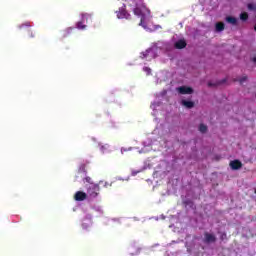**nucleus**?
<instances>
[{
  "label": "nucleus",
  "instance_id": "1",
  "mask_svg": "<svg viewBox=\"0 0 256 256\" xmlns=\"http://www.w3.org/2000/svg\"><path fill=\"white\" fill-rule=\"evenodd\" d=\"M146 11H147V8H145V7H136L133 10L134 15H136V17H138L140 19V22L138 24V25H140V27H145V19H146L145 12Z\"/></svg>",
  "mask_w": 256,
  "mask_h": 256
},
{
  "label": "nucleus",
  "instance_id": "2",
  "mask_svg": "<svg viewBox=\"0 0 256 256\" xmlns=\"http://www.w3.org/2000/svg\"><path fill=\"white\" fill-rule=\"evenodd\" d=\"M99 191H101L99 184L91 183L87 186V194L89 197H92V199H95V197L99 196Z\"/></svg>",
  "mask_w": 256,
  "mask_h": 256
},
{
  "label": "nucleus",
  "instance_id": "3",
  "mask_svg": "<svg viewBox=\"0 0 256 256\" xmlns=\"http://www.w3.org/2000/svg\"><path fill=\"white\" fill-rule=\"evenodd\" d=\"M117 17L118 19H131V14L127 13L125 5H123V7L119 9V11L117 12Z\"/></svg>",
  "mask_w": 256,
  "mask_h": 256
},
{
  "label": "nucleus",
  "instance_id": "4",
  "mask_svg": "<svg viewBox=\"0 0 256 256\" xmlns=\"http://www.w3.org/2000/svg\"><path fill=\"white\" fill-rule=\"evenodd\" d=\"M177 91L180 93V95H192L193 88L189 86H180L177 88Z\"/></svg>",
  "mask_w": 256,
  "mask_h": 256
},
{
  "label": "nucleus",
  "instance_id": "5",
  "mask_svg": "<svg viewBox=\"0 0 256 256\" xmlns=\"http://www.w3.org/2000/svg\"><path fill=\"white\" fill-rule=\"evenodd\" d=\"M215 241H217V237L214 234L209 232L204 233V243H215Z\"/></svg>",
  "mask_w": 256,
  "mask_h": 256
},
{
  "label": "nucleus",
  "instance_id": "6",
  "mask_svg": "<svg viewBox=\"0 0 256 256\" xmlns=\"http://www.w3.org/2000/svg\"><path fill=\"white\" fill-rule=\"evenodd\" d=\"M230 167L233 171H238V169L243 167V163L240 160H233L230 162Z\"/></svg>",
  "mask_w": 256,
  "mask_h": 256
},
{
  "label": "nucleus",
  "instance_id": "7",
  "mask_svg": "<svg viewBox=\"0 0 256 256\" xmlns=\"http://www.w3.org/2000/svg\"><path fill=\"white\" fill-rule=\"evenodd\" d=\"M75 201H85L87 199V193L83 191H77L74 195Z\"/></svg>",
  "mask_w": 256,
  "mask_h": 256
},
{
  "label": "nucleus",
  "instance_id": "8",
  "mask_svg": "<svg viewBox=\"0 0 256 256\" xmlns=\"http://www.w3.org/2000/svg\"><path fill=\"white\" fill-rule=\"evenodd\" d=\"M89 17H90L89 14H82V21H80L76 24L77 29H85V27H87V26L83 23H85V21H87V19H89Z\"/></svg>",
  "mask_w": 256,
  "mask_h": 256
},
{
  "label": "nucleus",
  "instance_id": "9",
  "mask_svg": "<svg viewBox=\"0 0 256 256\" xmlns=\"http://www.w3.org/2000/svg\"><path fill=\"white\" fill-rule=\"evenodd\" d=\"M24 31L28 37V39H35V31L31 28V25H27L26 28H24Z\"/></svg>",
  "mask_w": 256,
  "mask_h": 256
},
{
  "label": "nucleus",
  "instance_id": "10",
  "mask_svg": "<svg viewBox=\"0 0 256 256\" xmlns=\"http://www.w3.org/2000/svg\"><path fill=\"white\" fill-rule=\"evenodd\" d=\"M174 47L176 49H185L187 47V42L185 40H178L175 44Z\"/></svg>",
  "mask_w": 256,
  "mask_h": 256
},
{
  "label": "nucleus",
  "instance_id": "11",
  "mask_svg": "<svg viewBox=\"0 0 256 256\" xmlns=\"http://www.w3.org/2000/svg\"><path fill=\"white\" fill-rule=\"evenodd\" d=\"M181 104L186 107V109H193L195 107V102L193 101L182 100Z\"/></svg>",
  "mask_w": 256,
  "mask_h": 256
},
{
  "label": "nucleus",
  "instance_id": "12",
  "mask_svg": "<svg viewBox=\"0 0 256 256\" xmlns=\"http://www.w3.org/2000/svg\"><path fill=\"white\" fill-rule=\"evenodd\" d=\"M215 29H216L217 33H221V31L225 30V23H223V22L216 23Z\"/></svg>",
  "mask_w": 256,
  "mask_h": 256
},
{
  "label": "nucleus",
  "instance_id": "13",
  "mask_svg": "<svg viewBox=\"0 0 256 256\" xmlns=\"http://www.w3.org/2000/svg\"><path fill=\"white\" fill-rule=\"evenodd\" d=\"M227 23H231V25H237V18L233 16L226 17Z\"/></svg>",
  "mask_w": 256,
  "mask_h": 256
},
{
  "label": "nucleus",
  "instance_id": "14",
  "mask_svg": "<svg viewBox=\"0 0 256 256\" xmlns=\"http://www.w3.org/2000/svg\"><path fill=\"white\" fill-rule=\"evenodd\" d=\"M73 31V28H67L62 32V37H69L71 35V32Z\"/></svg>",
  "mask_w": 256,
  "mask_h": 256
},
{
  "label": "nucleus",
  "instance_id": "15",
  "mask_svg": "<svg viewBox=\"0 0 256 256\" xmlns=\"http://www.w3.org/2000/svg\"><path fill=\"white\" fill-rule=\"evenodd\" d=\"M240 19L241 21H247V19H249V14L247 12H242L240 14Z\"/></svg>",
  "mask_w": 256,
  "mask_h": 256
},
{
  "label": "nucleus",
  "instance_id": "16",
  "mask_svg": "<svg viewBox=\"0 0 256 256\" xmlns=\"http://www.w3.org/2000/svg\"><path fill=\"white\" fill-rule=\"evenodd\" d=\"M151 51H153V50H151V49H149V50H146L145 52H142L141 53V59H147V57H149V53H151Z\"/></svg>",
  "mask_w": 256,
  "mask_h": 256
},
{
  "label": "nucleus",
  "instance_id": "17",
  "mask_svg": "<svg viewBox=\"0 0 256 256\" xmlns=\"http://www.w3.org/2000/svg\"><path fill=\"white\" fill-rule=\"evenodd\" d=\"M199 131H200V133H207V125L200 124Z\"/></svg>",
  "mask_w": 256,
  "mask_h": 256
},
{
  "label": "nucleus",
  "instance_id": "18",
  "mask_svg": "<svg viewBox=\"0 0 256 256\" xmlns=\"http://www.w3.org/2000/svg\"><path fill=\"white\" fill-rule=\"evenodd\" d=\"M249 11H256V5L255 4H252V3H249L247 5Z\"/></svg>",
  "mask_w": 256,
  "mask_h": 256
},
{
  "label": "nucleus",
  "instance_id": "19",
  "mask_svg": "<svg viewBox=\"0 0 256 256\" xmlns=\"http://www.w3.org/2000/svg\"><path fill=\"white\" fill-rule=\"evenodd\" d=\"M237 81H239L240 85H243V83H245V81H247V76H242Z\"/></svg>",
  "mask_w": 256,
  "mask_h": 256
},
{
  "label": "nucleus",
  "instance_id": "20",
  "mask_svg": "<svg viewBox=\"0 0 256 256\" xmlns=\"http://www.w3.org/2000/svg\"><path fill=\"white\" fill-rule=\"evenodd\" d=\"M185 205H188L189 207H195V204L193 203V201H191V200H187L186 202H185Z\"/></svg>",
  "mask_w": 256,
  "mask_h": 256
},
{
  "label": "nucleus",
  "instance_id": "21",
  "mask_svg": "<svg viewBox=\"0 0 256 256\" xmlns=\"http://www.w3.org/2000/svg\"><path fill=\"white\" fill-rule=\"evenodd\" d=\"M84 181H86V183H89V185H91V183H93V180L89 176L85 177Z\"/></svg>",
  "mask_w": 256,
  "mask_h": 256
},
{
  "label": "nucleus",
  "instance_id": "22",
  "mask_svg": "<svg viewBox=\"0 0 256 256\" xmlns=\"http://www.w3.org/2000/svg\"><path fill=\"white\" fill-rule=\"evenodd\" d=\"M100 185H103V187H106V188L111 187V184H109L108 182H103V181L100 182Z\"/></svg>",
  "mask_w": 256,
  "mask_h": 256
},
{
  "label": "nucleus",
  "instance_id": "23",
  "mask_svg": "<svg viewBox=\"0 0 256 256\" xmlns=\"http://www.w3.org/2000/svg\"><path fill=\"white\" fill-rule=\"evenodd\" d=\"M221 241H225L227 239V233L223 232L220 236Z\"/></svg>",
  "mask_w": 256,
  "mask_h": 256
},
{
  "label": "nucleus",
  "instance_id": "24",
  "mask_svg": "<svg viewBox=\"0 0 256 256\" xmlns=\"http://www.w3.org/2000/svg\"><path fill=\"white\" fill-rule=\"evenodd\" d=\"M143 71H145L146 73H148V75H151V68L149 67H144Z\"/></svg>",
  "mask_w": 256,
  "mask_h": 256
},
{
  "label": "nucleus",
  "instance_id": "25",
  "mask_svg": "<svg viewBox=\"0 0 256 256\" xmlns=\"http://www.w3.org/2000/svg\"><path fill=\"white\" fill-rule=\"evenodd\" d=\"M217 84L213 83V82H208V87H216Z\"/></svg>",
  "mask_w": 256,
  "mask_h": 256
},
{
  "label": "nucleus",
  "instance_id": "26",
  "mask_svg": "<svg viewBox=\"0 0 256 256\" xmlns=\"http://www.w3.org/2000/svg\"><path fill=\"white\" fill-rule=\"evenodd\" d=\"M226 80H222L221 82H219V85L225 83Z\"/></svg>",
  "mask_w": 256,
  "mask_h": 256
},
{
  "label": "nucleus",
  "instance_id": "27",
  "mask_svg": "<svg viewBox=\"0 0 256 256\" xmlns=\"http://www.w3.org/2000/svg\"><path fill=\"white\" fill-rule=\"evenodd\" d=\"M132 175H134V176L137 175V172H132Z\"/></svg>",
  "mask_w": 256,
  "mask_h": 256
},
{
  "label": "nucleus",
  "instance_id": "28",
  "mask_svg": "<svg viewBox=\"0 0 256 256\" xmlns=\"http://www.w3.org/2000/svg\"><path fill=\"white\" fill-rule=\"evenodd\" d=\"M254 63H256V57L253 58Z\"/></svg>",
  "mask_w": 256,
  "mask_h": 256
}]
</instances>
